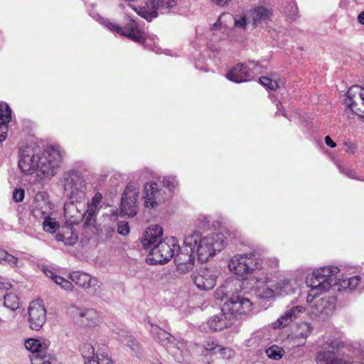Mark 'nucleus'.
Here are the masks:
<instances>
[{
    "label": "nucleus",
    "instance_id": "nucleus-1",
    "mask_svg": "<svg viewBox=\"0 0 364 364\" xmlns=\"http://www.w3.org/2000/svg\"><path fill=\"white\" fill-rule=\"evenodd\" d=\"M63 160L60 151L50 147L43 153L40 147L28 145L20 148L18 168L25 175L36 173L38 178H50L56 174Z\"/></svg>",
    "mask_w": 364,
    "mask_h": 364
},
{
    "label": "nucleus",
    "instance_id": "nucleus-2",
    "mask_svg": "<svg viewBox=\"0 0 364 364\" xmlns=\"http://www.w3.org/2000/svg\"><path fill=\"white\" fill-rule=\"evenodd\" d=\"M183 244L194 250L198 259L204 262L220 252L227 245V241L225 236L220 232L203 235L194 231L186 236Z\"/></svg>",
    "mask_w": 364,
    "mask_h": 364
},
{
    "label": "nucleus",
    "instance_id": "nucleus-3",
    "mask_svg": "<svg viewBox=\"0 0 364 364\" xmlns=\"http://www.w3.org/2000/svg\"><path fill=\"white\" fill-rule=\"evenodd\" d=\"M257 295L264 299L284 296L294 294L297 289L295 279L283 278L273 284L272 277L267 273L255 272L250 277Z\"/></svg>",
    "mask_w": 364,
    "mask_h": 364
},
{
    "label": "nucleus",
    "instance_id": "nucleus-4",
    "mask_svg": "<svg viewBox=\"0 0 364 364\" xmlns=\"http://www.w3.org/2000/svg\"><path fill=\"white\" fill-rule=\"evenodd\" d=\"M339 269L337 267L328 266L314 270L306 277V284L310 290L306 296V301L311 303L316 296L329 290L337 283L336 274Z\"/></svg>",
    "mask_w": 364,
    "mask_h": 364
},
{
    "label": "nucleus",
    "instance_id": "nucleus-5",
    "mask_svg": "<svg viewBox=\"0 0 364 364\" xmlns=\"http://www.w3.org/2000/svg\"><path fill=\"white\" fill-rule=\"evenodd\" d=\"M228 268L233 274L247 279V274L263 268L262 260L257 253L237 254L229 260Z\"/></svg>",
    "mask_w": 364,
    "mask_h": 364
},
{
    "label": "nucleus",
    "instance_id": "nucleus-6",
    "mask_svg": "<svg viewBox=\"0 0 364 364\" xmlns=\"http://www.w3.org/2000/svg\"><path fill=\"white\" fill-rule=\"evenodd\" d=\"M60 183L69 200H87V183L80 173L75 171L67 172L63 174Z\"/></svg>",
    "mask_w": 364,
    "mask_h": 364
},
{
    "label": "nucleus",
    "instance_id": "nucleus-7",
    "mask_svg": "<svg viewBox=\"0 0 364 364\" xmlns=\"http://www.w3.org/2000/svg\"><path fill=\"white\" fill-rule=\"evenodd\" d=\"M150 332L156 339L160 341L166 347L167 350L178 362L184 361V358L188 354L184 343L176 340L172 335L156 325H151Z\"/></svg>",
    "mask_w": 364,
    "mask_h": 364
},
{
    "label": "nucleus",
    "instance_id": "nucleus-8",
    "mask_svg": "<svg viewBox=\"0 0 364 364\" xmlns=\"http://www.w3.org/2000/svg\"><path fill=\"white\" fill-rule=\"evenodd\" d=\"M176 250H179L176 239L166 238L151 248L148 259L151 264H163L174 257Z\"/></svg>",
    "mask_w": 364,
    "mask_h": 364
},
{
    "label": "nucleus",
    "instance_id": "nucleus-9",
    "mask_svg": "<svg viewBox=\"0 0 364 364\" xmlns=\"http://www.w3.org/2000/svg\"><path fill=\"white\" fill-rule=\"evenodd\" d=\"M344 103L346 106L345 114L348 118L356 114L364 119V88L359 85L350 87L346 94Z\"/></svg>",
    "mask_w": 364,
    "mask_h": 364
},
{
    "label": "nucleus",
    "instance_id": "nucleus-10",
    "mask_svg": "<svg viewBox=\"0 0 364 364\" xmlns=\"http://www.w3.org/2000/svg\"><path fill=\"white\" fill-rule=\"evenodd\" d=\"M103 23L109 30L119 33L121 36H126L134 42L143 43L144 41V33L139 29L137 23L129 16L125 18V24L124 27L119 26L109 20L102 19Z\"/></svg>",
    "mask_w": 364,
    "mask_h": 364
},
{
    "label": "nucleus",
    "instance_id": "nucleus-11",
    "mask_svg": "<svg viewBox=\"0 0 364 364\" xmlns=\"http://www.w3.org/2000/svg\"><path fill=\"white\" fill-rule=\"evenodd\" d=\"M252 310L251 301L242 296H230L223 305V311H226L232 321L235 318L250 314Z\"/></svg>",
    "mask_w": 364,
    "mask_h": 364
},
{
    "label": "nucleus",
    "instance_id": "nucleus-12",
    "mask_svg": "<svg viewBox=\"0 0 364 364\" xmlns=\"http://www.w3.org/2000/svg\"><path fill=\"white\" fill-rule=\"evenodd\" d=\"M168 198L165 191L159 188L155 182L146 183L143 191V200L146 208H156Z\"/></svg>",
    "mask_w": 364,
    "mask_h": 364
},
{
    "label": "nucleus",
    "instance_id": "nucleus-13",
    "mask_svg": "<svg viewBox=\"0 0 364 364\" xmlns=\"http://www.w3.org/2000/svg\"><path fill=\"white\" fill-rule=\"evenodd\" d=\"M139 190L134 183H129L122 196L121 213L129 217H133L137 212V198Z\"/></svg>",
    "mask_w": 364,
    "mask_h": 364
},
{
    "label": "nucleus",
    "instance_id": "nucleus-14",
    "mask_svg": "<svg viewBox=\"0 0 364 364\" xmlns=\"http://www.w3.org/2000/svg\"><path fill=\"white\" fill-rule=\"evenodd\" d=\"M86 201L69 200L64 205V217L68 225L78 224L84 218L86 220Z\"/></svg>",
    "mask_w": 364,
    "mask_h": 364
},
{
    "label": "nucleus",
    "instance_id": "nucleus-15",
    "mask_svg": "<svg viewBox=\"0 0 364 364\" xmlns=\"http://www.w3.org/2000/svg\"><path fill=\"white\" fill-rule=\"evenodd\" d=\"M336 304V299L334 296L323 297L311 306L309 314L312 318L325 320L333 314Z\"/></svg>",
    "mask_w": 364,
    "mask_h": 364
},
{
    "label": "nucleus",
    "instance_id": "nucleus-16",
    "mask_svg": "<svg viewBox=\"0 0 364 364\" xmlns=\"http://www.w3.org/2000/svg\"><path fill=\"white\" fill-rule=\"evenodd\" d=\"M174 257V263L176 266L177 271L181 274H186L191 271L194 267V250L190 249L184 244L182 247H179V250H176Z\"/></svg>",
    "mask_w": 364,
    "mask_h": 364
},
{
    "label": "nucleus",
    "instance_id": "nucleus-17",
    "mask_svg": "<svg viewBox=\"0 0 364 364\" xmlns=\"http://www.w3.org/2000/svg\"><path fill=\"white\" fill-rule=\"evenodd\" d=\"M46 320V311L41 300L33 301L28 307V322L30 327L35 331L41 328Z\"/></svg>",
    "mask_w": 364,
    "mask_h": 364
},
{
    "label": "nucleus",
    "instance_id": "nucleus-18",
    "mask_svg": "<svg viewBox=\"0 0 364 364\" xmlns=\"http://www.w3.org/2000/svg\"><path fill=\"white\" fill-rule=\"evenodd\" d=\"M52 210L48 194L44 191L38 192L31 204V212L37 219L46 218Z\"/></svg>",
    "mask_w": 364,
    "mask_h": 364
},
{
    "label": "nucleus",
    "instance_id": "nucleus-19",
    "mask_svg": "<svg viewBox=\"0 0 364 364\" xmlns=\"http://www.w3.org/2000/svg\"><path fill=\"white\" fill-rule=\"evenodd\" d=\"M196 287L204 291H208L215 287L217 279V271L215 268H201L196 274L192 275Z\"/></svg>",
    "mask_w": 364,
    "mask_h": 364
},
{
    "label": "nucleus",
    "instance_id": "nucleus-20",
    "mask_svg": "<svg viewBox=\"0 0 364 364\" xmlns=\"http://www.w3.org/2000/svg\"><path fill=\"white\" fill-rule=\"evenodd\" d=\"M251 65L256 67L257 65L254 62H250L249 64L238 63L227 73L226 77L237 83L249 81L253 77Z\"/></svg>",
    "mask_w": 364,
    "mask_h": 364
},
{
    "label": "nucleus",
    "instance_id": "nucleus-21",
    "mask_svg": "<svg viewBox=\"0 0 364 364\" xmlns=\"http://www.w3.org/2000/svg\"><path fill=\"white\" fill-rule=\"evenodd\" d=\"M69 279L87 291H93L101 285V282L96 277L83 272H73L70 274Z\"/></svg>",
    "mask_w": 364,
    "mask_h": 364
},
{
    "label": "nucleus",
    "instance_id": "nucleus-22",
    "mask_svg": "<svg viewBox=\"0 0 364 364\" xmlns=\"http://www.w3.org/2000/svg\"><path fill=\"white\" fill-rule=\"evenodd\" d=\"M163 229L158 225H150L144 232L141 244L144 249L151 250L154 245L162 241Z\"/></svg>",
    "mask_w": 364,
    "mask_h": 364
},
{
    "label": "nucleus",
    "instance_id": "nucleus-23",
    "mask_svg": "<svg viewBox=\"0 0 364 364\" xmlns=\"http://www.w3.org/2000/svg\"><path fill=\"white\" fill-rule=\"evenodd\" d=\"M233 323L230 316L223 311V307L220 311L211 316L207 321V325L213 331H223L225 328H229Z\"/></svg>",
    "mask_w": 364,
    "mask_h": 364
},
{
    "label": "nucleus",
    "instance_id": "nucleus-24",
    "mask_svg": "<svg viewBox=\"0 0 364 364\" xmlns=\"http://www.w3.org/2000/svg\"><path fill=\"white\" fill-rule=\"evenodd\" d=\"M249 15L251 18L252 27L254 28L257 26L265 24L270 21L272 12L271 9H268L263 6H259L251 10Z\"/></svg>",
    "mask_w": 364,
    "mask_h": 364
},
{
    "label": "nucleus",
    "instance_id": "nucleus-25",
    "mask_svg": "<svg viewBox=\"0 0 364 364\" xmlns=\"http://www.w3.org/2000/svg\"><path fill=\"white\" fill-rule=\"evenodd\" d=\"M102 200V195L99 192L95 194L90 203H89L87 200H86L87 216L86 220L85 221V225L86 227L92 226L94 225L95 220V217L97 210L100 207Z\"/></svg>",
    "mask_w": 364,
    "mask_h": 364
},
{
    "label": "nucleus",
    "instance_id": "nucleus-26",
    "mask_svg": "<svg viewBox=\"0 0 364 364\" xmlns=\"http://www.w3.org/2000/svg\"><path fill=\"white\" fill-rule=\"evenodd\" d=\"M50 343L46 339L28 338L25 341V347L40 358L44 356V352L48 348Z\"/></svg>",
    "mask_w": 364,
    "mask_h": 364
},
{
    "label": "nucleus",
    "instance_id": "nucleus-27",
    "mask_svg": "<svg viewBox=\"0 0 364 364\" xmlns=\"http://www.w3.org/2000/svg\"><path fill=\"white\" fill-rule=\"evenodd\" d=\"M11 119V110L5 103H0V143L6 138L8 124Z\"/></svg>",
    "mask_w": 364,
    "mask_h": 364
},
{
    "label": "nucleus",
    "instance_id": "nucleus-28",
    "mask_svg": "<svg viewBox=\"0 0 364 364\" xmlns=\"http://www.w3.org/2000/svg\"><path fill=\"white\" fill-rule=\"evenodd\" d=\"M134 10L139 16L151 21L158 16V11L161 10V9L156 5L155 1L147 0L139 9H134Z\"/></svg>",
    "mask_w": 364,
    "mask_h": 364
},
{
    "label": "nucleus",
    "instance_id": "nucleus-29",
    "mask_svg": "<svg viewBox=\"0 0 364 364\" xmlns=\"http://www.w3.org/2000/svg\"><path fill=\"white\" fill-rule=\"evenodd\" d=\"M312 330L313 328L309 323L301 322L297 325L294 334V342L296 343L297 346L305 344V341L311 335Z\"/></svg>",
    "mask_w": 364,
    "mask_h": 364
},
{
    "label": "nucleus",
    "instance_id": "nucleus-30",
    "mask_svg": "<svg viewBox=\"0 0 364 364\" xmlns=\"http://www.w3.org/2000/svg\"><path fill=\"white\" fill-rule=\"evenodd\" d=\"M76 315L81 318V323L87 326H94L100 323L99 314L93 309H77Z\"/></svg>",
    "mask_w": 364,
    "mask_h": 364
},
{
    "label": "nucleus",
    "instance_id": "nucleus-31",
    "mask_svg": "<svg viewBox=\"0 0 364 364\" xmlns=\"http://www.w3.org/2000/svg\"><path fill=\"white\" fill-rule=\"evenodd\" d=\"M0 263L15 269H20L23 266L21 258L9 253L2 248H0Z\"/></svg>",
    "mask_w": 364,
    "mask_h": 364
},
{
    "label": "nucleus",
    "instance_id": "nucleus-32",
    "mask_svg": "<svg viewBox=\"0 0 364 364\" xmlns=\"http://www.w3.org/2000/svg\"><path fill=\"white\" fill-rule=\"evenodd\" d=\"M84 364H114L111 358L107 353H102L97 350L95 355L91 358L85 356Z\"/></svg>",
    "mask_w": 364,
    "mask_h": 364
},
{
    "label": "nucleus",
    "instance_id": "nucleus-33",
    "mask_svg": "<svg viewBox=\"0 0 364 364\" xmlns=\"http://www.w3.org/2000/svg\"><path fill=\"white\" fill-rule=\"evenodd\" d=\"M46 276L50 277L56 284L59 285L62 289L70 291L73 289V284L72 282L64 279L63 277L57 275L55 272L51 270H47L45 272Z\"/></svg>",
    "mask_w": 364,
    "mask_h": 364
},
{
    "label": "nucleus",
    "instance_id": "nucleus-34",
    "mask_svg": "<svg viewBox=\"0 0 364 364\" xmlns=\"http://www.w3.org/2000/svg\"><path fill=\"white\" fill-rule=\"evenodd\" d=\"M336 353L331 350L318 351L316 354V364H335Z\"/></svg>",
    "mask_w": 364,
    "mask_h": 364
},
{
    "label": "nucleus",
    "instance_id": "nucleus-35",
    "mask_svg": "<svg viewBox=\"0 0 364 364\" xmlns=\"http://www.w3.org/2000/svg\"><path fill=\"white\" fill-rule=\"evenodd\" d=\"M208 350L214 351L215 353H220L225 359H230L235 355V352L230 348H223L219 345L212 343L208 344L206 347Z\"/></svg>",
    "mask_w": 364,
    "mask_h": 364
},
{
    "label": "nucleus",
    "instance_id": "nucleus-36",
    "mask_svg": "<svg viewBox=\"0 0 364 364\" xmlns=\"http://www.w3.org/2000/svg\"><path fill=\"white\" fill-rule=\"evenodd\" d=\"M360 282V277L359 276H354L347 279H343L341 280L338 279V284L340 287L344 290H355L358 288Z\"/></svg>",
    "mask_w": 364,
    "mask_h": 364
},
{
    "label": "nucleus",
    "instance_id": "nucleus-37",
    "mask_svg": "<svg viewBox=\"0 0 364 364\" xmlns=\"http://www.w3.org/2000/svg\"><path fill=\"white\" fill-rule=\"evenodd\" d=\"M223 286L230 297L235 296L234 294L237 292L241 288L240 281L233 277L228 279Z\"/></svg>",
    "mask_w": 364,
    "mask_h": 364
},
{
    "label": "nucleus",
    "instance_id": "nucleus-38",
    "mask_svg": "<svg viewBox=\"0 0 364 364\" xmlns=\"http://www.w3.org/2000/svg\"><path fill=\"white\" fill-rule=\"evenodd\" d=\"M4 305L11 311L16 310L19 307V299L14 293H8L4 296Z\"/></svg>",
    "mask_w": 364,
    "mask_h": 364
},
{
    "label": "nucleus",
    "instance_id": "nucleus-39",
    "mask_svg": "<svg viewBox=\"0 0 364 364\" xmlns=\"http://www.w3.org/2000/svg\"><path fill=\"white\" fill-rule=\"evenodd\" d=\"M259 83L263 85L264 87H267L271 90H275L284 85V82L282 80H274L268 77H259Z\"/></svg>",
    "mask_w": 364,
    "mask_h": 364
},
{
    "label": "nucleus",
    "instance_id": "nucleus-40",
    "mask_svg": "<svg viewBox=\"0 0 364 364\" xmlns=\"http://www.w3.org/2000/svg\"><path fill=\"white\" fill-rule=\"evenodd\" d=\"M305 311V309L301 306H294L287 309L284 314L291 323Z\"/></svg>",
    "mask_w": 364,
    "mask_h": 364
},
{
    "label": "nucleus",
    "instance_id": "nucleus-41",
    "mask_svg": "<svg viewBox=\"0 0 364 364\" xmlns=\"http://www.w3.org/2000/svg\"><path fill=\"white\" fill-rule=\"evenodd\" d=\"M284 350L277 345H273L266 349L267 355L269 358L275 360L281 359L284 355Z\"/></svg>",
    "mask_w": 364,
    "mask_h": 364
},
{
    "label": "nucleus",
    "instance_id": "nucleus-42",
    "mask_svg": "<svg viewBox=\"0 0 364 364\" xmlns=\"http://www.w3.org/2000/svg\"><path fill=\"white\" fill-rule=\"evenodd\" d=\"M162 184L163 186L167 189V191L166 192L167 193L168 198L171 196V193L178 185L176 176H166L163 177Z\"/></svg>",
    "mask_w": 364,
    "mask_h": 364
},
{
    "label": "nucleus",
    "instance_id": "nucleus-43",
    "mask_svg": "<svg viewBox=\"0 0 364 364\" xmlns=\"http://www.w3.org/2000/svg\"><path fill=\"white\" fill-rule=\"evenodd\" d=\"M336 355L335 364H353L354 359L352 355L346 354L343 350H338Z\"/></svg>",
    "mask_w": 364,
    "mask_h": 364
},
{
    "label": "nucleus",
    "instance_id": "nucleus-44",
    "mask_svg": "<svg viewBox=\"0 0 364 364\" xmlns=\"http://www.w3.org/2000/svg\"><path fill=\"white\" fill-rule=\"evenodd\" d=\"M43 230L46 232L53 233L55 232L58 228H59L58 223L55 221L53 219L50 218V215H48L46 218H43Z\"/></svg>",
    "mask_w": 364,
    "mask_h": 364
},
{
    "label": "nucleus",
    "instance_id": "nucleus-45",
    "mask_svg": "<svg viewBox=\"0 0 364 364\" xmlns=\"http://www.w3.org/2000/svg\"><path fill=\"white\" fill-rule=\"evenodd\" d=\"M249 24H251V21H248L245 16H239L234 18V26L236 29L245 30Z\"/></svg>",
    "mask_w": 364,
    "mask_h": 364
},
{
    "label": "nucleus",
    "instance_id": "nucleus-46",
    "mask_svg": "<svg viewBox=\"0 0 364 364\" xmlns=\"http://www.w3.org/2000/svg\"><path fill=\"white\" fill-rule=\"evenodd\" d=\"M262 265H263L262 269H264L265 266L267 268L271 269H276L277 268L279 267V259L276 257H271L265 258L264 260H263L262 259Z\"/></svg>",
    "mask_w": 364,
    "mask_h": 364
},
{
    "label": "nucleus",
    "instance_id": "nucleus-47",
    "mask_svg": "<svg viewBox=\"0 0 364 364\" xmlns=\"http://www.w3.org/2000/svg\"><path fill=\"white\" fill-rule=\"evenodd\" d=\"M56 240L60 242H64L66 245H71L75 243L77 241V236H71L70 237H65L63 233H58L55 237Z\"/></svg>",
    "mask_w": 364,
    "mask_h": 364
},
{
    "label": "nucleus",
    "instance_id": "nucleus-48",
    "mask_svg": "<svg viewBox=\"0 0 364 364\" xmlns=\"http://www.w3.org/2000/svg\"><path fill=\"white\" fill-rule=\"evenodd\" d=\"M290 323L291 322L283 314L277 318V320L275 322L272 323V326L274 328H283Z\"/></svg>",
    "mask_w": 364,
    "mask_h": 364
},
{
    "label": "nucleus",
    "instance_id": "nucleus-49",
    "mask_svg": "<svg viewBox=\"0 0 364 364\" xmlns=\"http://www.w3.org/2000/svg\"><path fill=\"white\" fill-rule=\"evenodd\" d=\"M155 1L161 10L171 9L176 5V0H155Z\"/></svg>",
    "mask_w": 364,
    "mask_h": 364
},
{
    "label": "nucleus",
    "instance_id": "nucleus-50",
    "mask_svg": "<svg viewBox=\"0 0 364 364\" xmlns=\"http://www.w3.org/2000/svg\"><path fill=\"white\" fill-rule=\"evenodd\" d=\"M326 343L328 347L338 350L343 349L345 347L343 341L331 338H328Z\"/></svg>",
    "mask_w": 364,
    "mask_h": 364
},
{
    "label": "nucleus",
    "instance_id": "nucleus-51",
    "mask_svg": "<svg viewBox=\"0 0 364 364\" xmlns=\"http://www.w3.org/2000/svg\"><path fill=\"white\" fill-rule=\"evenodd\" d=\"M298 12V8L294 0H289V6L287 8V14L293 18Z\"/></svg>",
    "mask_w": 364,
    "mask_h": 364
},
{
    "label": "nucleus",
    "instance_id": "nucleus-52",
    "mask_svg": "<svg viewBox=\"0 0 364 364\" xmlns=\"http://www.w3.org/2000/svg\"><path fill=\"white\" fill-rule=\"evenodd\" d=\"M117 231L119 234L127 235L129 233V226L125 221L119 222L117 224Z\"/></svg>",
    "mask_w": 364,
    "mask_h": 364
},
{
    "label": "nucleus",
    "instance_id": "nucleus-53",
    "mask_svg": "<svg viewBox=\"0 0 364 364\" xmlns=\"http://www.w3.org/2000/svg\"><path fill=\"white\" fill-rule=\"evenodd\" d=\"M215 298L216 299L223 300L225 298L229 297L227 291L225 290V288H223V286L221 285L217 290L215 291L214 294Z\"/></svg>",
    "mask_w": 364,
    "mask_h": 364
},
{
    "label": "nucleus",
    "instance_id": "nucleus-54",
    "mask_svg": "<svg viewBox=\"0 0 364 364\" xmlns=\"http://www.w3.org/2000/svg\"><path fill=\"white\" fill-rule=\"evenodd\" d=\"M25 192L23 189H15L13 193V198L16 202H21L23 200Z\"/></svg>",
    "mask_w": 364,
    "mask_h": 364
},
{
    "label": "nucleus",
    "instance_id": "nucleus-55",
    "mask_svg": "<svg viewBox=\"0 0 364 364\" xmlns=\"http://www.w3.org/2000/svg\"><path fill=\"white\" fill-rule=\"evenodd\" d=\"M31 360L32 364H52L50 360H45L44 356L40 358L38 356L32 355Z\"/></svg>",
    "mask_w": 364,
    "mask_h": 364
},
{
    "label": "nucleus",
    "instance_id": "nucleus-56",
    "mask_svg": "<svg viewBox=\"0 0 364 364\" xmlns=\"http://www.w3.org/2000/svg\"><path fill=\"white\" fill-rule=\"evenodd\" d=\"M11 288L10 282L4 277H0V289L8 290Z\"/></svg>",
    "mask_w": 364,
    "mask_h": 364
},
{
    "label": "nucleus",
    "instance_id": "nucleus-57",
    "mask_svg": "<svg viewBox=\"0 0 364 364\" xmlns=\"http://www.w3.org/2000/svg\"><path fill=\"white\" fill-rule=\"evenodd\" d=\"M127 345L129 346L134 351H136L138 350V344L134 338H131L128 341Z\"/></svg>",
    "mask_w": 364,
    "mask_h": 364
},
{
    "label": "nucleus",
    "instance_id": "nucleus-58",
    "mask_svg": "<svg viewBox=\"0 0 364 364\" xmlns=\"http://www.w3.org/2000/svg\"><path fill=\"white\" fill-rule=\"evenodd\" d=\"M341 171L343 173H345L346 176H348L349 178H355V173L353 170H350V169L344 170V169L341 168Z\"/></svg>",
    "mask_w": 364,
    "mask_h": 364
},
{
    "label": "nucleus",
    "instance_id": "nucleus-59",
    "mask_svg": "<svg viewBox=\"0 0 364 364\" xmlns=\"http://www.w3.org/2000/svg\"><path fill=\"white\" fill-rule=\"evenodd\" d=\"M325 142L326 145L331 148H334L336 146V144L331 139V138L329 136H326L325 137Z\"/></svg>",
    "mask_w": 364,
    "mask_h": 364
},
{
    "label": "nucleus",
    "instance_id": "nucleus-60",
    "mask_svg": "<svg viewBox=\"0 0 364 364\" xmlns=\"http://www.w3.org/2000/svg\"><path fill=\"white\" fill-rule=\"evenodd\" d=\"M358 21L360 24L361 25H364V11H362L360 12L358 15Z\"/></svg>",
    "mask_w": 364,
    "mask_h": 364
},
{
    "label": "nucleus",
    "instance_id": "nucleus-61",
    "mask_svg": "<svg viewBox=\"0 0 364 364\" xmlns=\"http://www.w3.org/2000/svg\"><path fill=\"white\" fill-rule=\"evenodd\" d=\"M230 0H213V2L221 6L226 4Z\"/></svg>",
    "mask_w": 364,
    "mask_h": 364
},
{
    "label": "nucleus",
    "instance_id": "nucleus-62",
    "mask_svg": "<svg viewBox=\"0 0 364 364\" xmlns=\"http://www.w3.org/2000/svg\"><path fill=\"white\" fill-rule=\"evenodd\" d=\"M218 22L215 23L213 25V29H216V28L218 27Z\"/></svg>",
    "mask_w": 364,
    "mask_h": 364
},
{
    "label": "nucleus",
    "instance_id": "nucleus-63",
    "mask_svg": "<svg viewBox=\"0 0 364 364\" xmlns=\"http://www.w3.org/2000/svg\"><path fill=\"white\" fill-rule=\"evenodd\" d=\"M89 348L91 350V351H92L91 353H92V354H94V353H95V350H94L93 347H92V346H90V347H89Z\"/></svg>",
    "mask_w": 364,
    "mask_h": 364
}]
</instances>
